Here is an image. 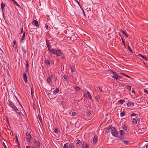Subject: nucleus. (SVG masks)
Wrapping results in <instances>:
<instances>
[{
	"label": "nucleus",
	"mask_w": 148,
	"mask_h": 148,
	"mask_svg": "<svg viewBox=\"0 0 148 148\" xmlns=\"http://www.w3.org/2000/svg\"><path fill=\"white\" fill-rule=\"evenodd\" d=\"M7 104L12 109L16 112H18V111H19L18 109L16 107L10 99L8 100Z\"/></svg>",
	"instance_id": "nucleus-1"
},
{
	"label": "nucleus",
	"mask_w": 148,
	"mask_h": 148,
	"mask_svg": "<svg viewBox=\"0 0 148 148\" xmlns=\"http://www.w3.org/2000/svg\"><path fill=\"white\" fill-rule=\"evenodd\" d=\"M110 132L112 135L114 137H117L118 136V132L115 127H112L111 128Z\"/></svg>",
	"instance_id": "nucleus-2"
},
{
	"label": "nucleus",
	"mask_w": 148,
	"mask_h": 148,
	"mask_svg": "<svg viewBox=\"0 0 148 148\" xmlns=\"http://www.w3.org/2000/svg\"><path fill=\"white\" fill-rule=\"evenodd\" d=\"M50 40H49L47 39L46 40V42L47 46L48 48V50H49V49H51V43L52 42V41Z\"/></svg>",
	"instance_id": "nucleus-3"
},
{
	"label": "nucleus",
	"mask_w": 148,
	"mask_h": 148,
	"mask_svg": "<svg viewBox=\"0 0 148 148\" xmlns=\"http://www.w3.org/2000/svg\"><path fill=\"white\" fill-rule=\"evenodd\" d=\"M27 136L26 139H27V142H30L31 141V136L30 133L28 132H27L26 134Z\"/></svg>",
	"instance_id": "nucleus-4"
},
{
	"label": "nucleus",
	"mask_w": 148,
	"mask_h": 148,
	"mask_svg": "<svg viewBox=\"0 0 148 148\" xmlns=\"http://www.w3.org/2000/svg\"><path fill=\"white\" fill-rule=\"evenodd\" d=\"M32 23L33 25H35L37 27L39 28V25L38 22L37 21L34 20Z\"/></svg>",
	"instance_id": "nucleus-5"
},
{
	"label": "nucleus",
	"mask_w": 148,
	"mask_h": 148,
	"mask_svg": "<svg viewBox=\"0 0 148 148\" xmlns=\"http://www.w3.org/2000/svg\"><path fill=\"white\" fill-rule=\"evenodd\" d=\"M34 144L38 148H40V143L37 140H35L34 141Z\"/></svg>",
	"instance_id": "nucleus-6"
},
{
	"label": "nucleus",
	"mask_w": 148,
	"mask_h": 148,
	"mask_svg": "<svg viewBox=\"0 0 148 148\" xmlns=\"http://www.w3.org/2000/svg\"><path fill=\"white\" fill-rule=\"evenodd\" d=\"M23 79L24 80L25 82V83H26L27 82V75L25 73H23Z\"/></svg>",
	"instance_id": "nucleus-7"
},
{
	"label": "nucleus",
	"mask_w": 148,
	"mask_h": 148,
	"mask_svg": "<svg viewBox=\"0 0 148 148\" xmlns=\"http://www.w3.org/2000/svg\"><path fill=\"white\" fill-rule=\"evenodd\" d=\"M98 137L96 135H95L93 139V142L94 143H95L97 142L98 140Z\"/></svg>",
	"instance_id": "nucleus-8"
},
{
	"label": "nucleus",
	"mask_w": 148,
	"mask_h": 148,
	"mask_svg": "<svg viewBox=\"0 0 148 148\" xmlns=\"http://www.w3.org/2000/svg\"><path fill=\"white\" fill-rule=\"evenodd\" d=\"M139 56H141L142 58H143L144 60H145L146 61H148V59L145 56H143V55H142L141 54H139Z\"/></svg>",
	"instance_id": "nucleus-9"
},
{
	"label": "nucleus",
	"mask_w": 148,
	"mask_h": 148,
	"mask_svg": "<svg viewBox=\"0 0 148 148\" xmlns=\"http://www.w3.org/2000/svg\"><path fill=\"white\" fill-rule=\"evenodd\" d=\"M55 54L58 56H59L60 55V50H57L56 51Z\"/></svg>",
	"instance_id": "nucleus-10"
},
{
	"label": "nucleus",
	"mask_w": 148,
	"mask_h": 148,
	"mask_svg": "<svg viewBox=\"0 0 148 148\" xmlns=\"http://www.w3.org/2000/svg\"><path fill=\"white\" fill-rule=\"evenodd\" d=\"M134 103L128 101L127 104L128 106L132 107L134 106Z\"/></svg>",
	"instance_id": "nucleus-11"
},
{
	"label": "nucleus",
	"mask_w": 148,
	"mask_h": 148,
	"mask_svg": "<svg viewBox=\"0 0 148 148\" xmlns=\"http://www.w3.org/2000/svg\"><path fill=\"white\" fill-rule=\"evenodd\" d=\"M59 91V90L58 88H57L53 91V94L56 95L58 93Z\"/></svg>",
	"instance_id": "nucleus-12"
},
{
	"label": "nucleus",
	"mask_w": 148,
	"mask_h": 148,
	"mask_svg": "<svg viewBox=\"0 0 148 148\" xmlns=\"http://www.w3.org/2000/svg\"><path fill=\"white\" fill-rule=\"evenodd\" d=\"M22 50L24 53H26L27 51L26 50V47L25 46H22Z\"/></svg>",
	"instance_id": "nucleus-13"
},
{
	"label": "nucleus",
	"mask_w": 148,
	"mask_h": 148,
	"mask_svg": "<svg viewBox=\"0 0 148 148\" xmlns=\"http://www.w3.org/2000/svg\"><path fill=\"white\" fill-rule=\"evenodd\" d=\"M58 20L62 24H63V22L65 21V20H64V19L63 18H61V17L59 18H58Z\"/></svg>",
	"instance_id": "nucleus-14"
},
{
	"label": "nucleus",
	"mask_w": 148,
	"mask_h": 148,
	"mask_svg": "<svg viewBox=\"0 0 148 148\" xmlns=\"http://www.w3.org/2000/svg\"><path fill=\"white\" fill-rule=\"evenodd\" d=\"M48 51L49 52L50 51L51 52V53H52L53 54H55L56 51L54 49H49V50H48Z\"/></svg>",
	"instance_id": "nucleus-15"
},
{
	"label": "nucleus",
	"mask_w": 148,
	"mask_h": 148,
	"mask_svg": "<svg viewBox=\"0 0 148 148\" xmlns=\"http://www.w3.org/2000/svg\"><path fill=\"white\" fill-rule=\"evenodd\" d=\"M74 36H75V35H73L71 37H68L67 38V39L68 40H73L74 39H73V38Z\"/></svg>",
	"instance_id": "nucleus-16"
},
{
	"label": "nucleus",
	"mask_w": 148,
	"mask_h": 148,
	"mask_svg": "<svg viewBox=\"0 0 148 148\" xmlns=\"http://www.w3.org/2000/svg\"><path fill=\"white\" fill-rule=\"evenodd\" d=\"M1 6L2 11H3V9L5 6V4L3 3H1Z\"/></svg>",
	"instance_id": "nucleus-17"
},
{
	"label": "nucleus",
	"mask_w": 148,
	"mask_h": 148,
	"mask_svg": "<svg viewBox=\"0 0 148 148\" xmlns=\"http://www.w3.org/2000/svg\"><path fill=\"white\" fill-rule=\"evenodd\" d=\"M25 32H24L23 33V36L21 39V41H22L24 40V38L25 37Z\"/></svg>",
	"instance_id": "nucleus-18"
},
{
	"label": "nucleus",
	"mask_w": 148,
	"mask_h": 148,
	"mask_svg": "<svg viewBox=\"0 0 148 148\" xmlns=\"http://www.w3.org/2000/svg\"><path fill=\"white\" fill-rule=\"evenodd\" d=\"M45 63L46 65L47 66H50V63L49 60H47L45 61Z\"/></svg>",
	"instance_id": "nucleus-19"
},
{
	"label": "nucleus",
	"mask_w": 148,
	"mask_h": 148,
	"mask_svg": "<svg viewBox=\"0 0 148 148\" xmlns=\"http://www.w3.org/2000/svg\"><path fill=\"white\" fill-rule=\"evenodd\" d=\"M132 123L136 125L137 123V120L134 119L132 120Z\"/></svg>",
	"instance_id": "nucleus-20"
},
{
	"label": "nucleus",
	"mask_w": 148,
	"mask_h": 148,
	"mask_svg": "<svg viewBox=\"0 0 148 148\" xmlns=\"http://www.w3.org/2000/svg\"><path fill=\"white\" fill-rule=\"evenodd\" d=\"M125 101L124 100H119L118 102L120 104H122Z\"/></svg>",
	"instance_id": "nucleus-21"
},
{
	"label": "nucleus",
	"mask_w": 148,
	"mask_h": 148,
	"mask_svg": "<svg viewBox=\"0 0 148 148\" xmlns=\"http://www.w3.org/2000/svg\"><path fill=\"white\" fill-rule=\"evenodd\" d=\"M123 130L125 131H126L127 130V127L126 125H123Z\"/></svg>",
	"instance_id": "nucleus-22"
},
{
	"label": "nucleus",
	"mask_w": 148,
	"mask_h": 148,
	"mask_svg": "<svg viewBox=\"0 0 148 148\" xmlns=\"http://www.w3.org/2000/svg\"><path fill=\"white\" fill-rule=\"evenodd\" d=\"M4 55V54L3 52L2 51V52L0 53V58L1 59L3 58V55Z\"/></svg>",
	"instance_id": "nucleus-23"
},
{
	"label": "nucleus",
	"mask_w": 148,
	"mask_h": 148,
	"mask_svg": "<svg viewBox=\"0 0 148 148\" xmlns=\"http://www.w3.org/2000/svg\"><path fill=\"white\" fill-rule=\"evenodd\" d=\"M122 141L123 143L125 145H127L129 143V141H128L123 140Z\"/></svg>",
	"instance_id": "nucleus-24"
},
{
	"label": "nucleus",
	"mask_w": 148,
	"mask_h": 148,
	"mask_svg": "<svg viewBox=\"0 0 148 148\" xmlns=\"http://www.w3.org/2000/svg\"><path fill=\"white\" fill-rule=\"evenodd\" d=\"M140 132L142 133H144L146 131V130L145 128H141L139 130Z\"/></svg>",
	"instance_id": "nucleus-25"
},
{
	"label": "nucleus",
	"mask_w": 148,
	"mask_h": 148,
	"mask_svg": "<svg viewBox=\"0 0 148 148\" xmlns=\"http://www.w3.org/2000/svg\"><path fill=\"white\" fill-rule=\"evenodd\" d=\"M108 71L110 72L111 73H112L114 75L116 74V73L113 70L110 69Z\"/></svg>",
	"instance_id": "nucleus-26"
},
{
	"label": "nucleus",
	"mask_w": 148,
	"mask_h": 148,
	"mask_svg": "<svg viewBox=\"0 0 148 148\" xmlns=\"http://www.w3.org/2000/svg\"><path fill=\"white\" fill-rule=\"evenodd\" d=\"M47 82L48 83H49L51 82V78L50 77H49L47 79Z\"/></svg>",
	"instance_id": "nucleus-27"
},
{
	"label": "nucleus",
	"mask_w": 148,
	"mask_h": 148,
	"mask_svg": "<svg viewBox=\"0 0 148 148\" xmlns=\"http://www.w3.org/2000/svg\"><path fill=\"white\" fill-rule=\"evenodd\" d=\"M68 148H74V146L72 144H70Z\"/></svg>",
	"instance_id": "nucleus-28"
},
{
	"label": "nucleus",
	"mask_w": 148,
	"mask_h": 148,
	"mask_svg": "<svg viewBox=\"0 0 148 148\" xmlns=\"http://www.w3.org/2000/svg\"><path fill=\"white\" fill-rule=\"evenodd\" d=\"M87 93L88 95L89 99H90L92 97H91V95L90 93L89 92L87 91Z\"/></svg>",
	"instance_id": "nucleus-29"
},
{
	"label": "nucleus",
	"mask_w": 148,
	"mask_h": 148,
	"mask_svg": "<svg viewBox=\"0 0 148 148\" xmlns=\"http://www.w3.org/2000/svg\"><path fill=\"white\" fill-rule=\"evenodd\" d=\"M38 117L39 119L40 122V123H42V118L41 117L40 115H38Z\"/></svg>",
	"instance_id": "nucleus-30"
},
{
	"label": "nucleus",
	"mask_w": 148,
	"mask_h": 148,
	"mask_svg": "<svg viewBox=\"0 0 148 148\" xmlns=\"http://www.w3.org/2000/svg\"><path fill=\"white\" fill-rule=\"evenodd\" d=\"M68 143H66L64 144L63 146V148H68Z\"/></svg>",
	"instance_id": "nucleus-31"
},
{
	"label": "nucleus",
	"mask_w": 148,
	"mask_h": 148,
	"mask_svg": "<svg viewBox=\"0 0 148 148\" xmlns=\"http://www.w3.org/2000/svg\"><path fill=\"white\" fill-rule=\"evenodd\" d=\"M125 112L124 111H123L120 114V115L121 116H125Z\"/></svg>",
	"instance_id": "nucleus-32"
},
{
	"label": "nucleus",
	"mask_w": 148,
	"mask_h": 148,
	"mask_svg": "<svg viewBox=\"0 0 148 148\" xmlns=\"http://www.w3.org/2000/svg\"><path fill=\"white\" fill-rule=\"evenodd\" d=\"M120 134L121 135H123L125 134V132L123 130H121L119 131Z\"/></svg>",
	"instance_id": "nucleus-33"
},
{
	"label": "nucleus",
	"mask_w": 148,
	"mask_h": 148,
	"mask_svg": "<svg viewBox=\"0 0 148 148\" xmlns=\"http://www.w3.org/2000/svg\"><path fill=\"white\" fill-rule=\"evenodd\" d=\"M81 143V141L79 140H78L77 141V143L76 144L77 145H79Z\"/></svg>",
	"instance_id": "nucleus-34"
},
{
	"label": "nucleus",
	"mask_w": 148,
	"mask_h": 148,
	"mask_svg": "<svg viewBox=\"0 0 148 148\" xmlns=\"http://www.w3.org/2000/svg\"><path fill=\"white\" fill-rule=\"evenodd\" d=\"M26 69H27L29 66V64H28V61L27 60H26Z\"/></svg>",
	"instance_id": "nucleus-35"
},
{
	"label": "nucleus",
	"mask_w": 148,
	"mask_h": 148,
	"mask_svg": "<svg viewBox=\"0 0 148 148\" xmlns=\"http://www.w3.org/2000/svg\"><path fill=\"white\" fill-rule=\"evenodd\" d=\"M71 71L72 72H75V70H74L73 67L71 66Z\"/></svg>",
	"instance_id": "nucleus-36"
},
{
	"label": "nucleus",
	"mask_w": 148,
	"mask_h": 148,
	"mask_svg": "<svg viewBox=\"0 0 148 148\" xmlns=\"http://www.w3.org/2000/svg\"><path fill=\"white\" fill-rule=\"evenodd\" d=\"M122 74L123 75H124V76H125L126 77L132 79V78H131L130 76H129V75H126L124 73H122Z\"/></svg>",
	"instance_id": "nucleus-37"
},
{
	"label": "nucleus",
	"mask_w": 148,
	"mask_h": 148,
	"mask_svg": "<svg viewBox=\"0 0 148 148\" xmlns=\"http://www.w3.org/2000/svg\"><path fill=\"white\" fill-rule=\"evenodd\" d=\"M137 114L135 113H133L130 115L131 117L132 116H135Z\"/></svg>",
	"instance_id": "nucleus-38"
},
{
	"label": "nucleus",
	"mask_w": 148,
	"mask_h": 148,
	"mask_svg": "<svg viewBox=\"0 0 148 148\" xmlns=\"http://www.w3.org/2000/svg\"><path fill=\"white\" fill-rule=\"evenodd\" d=\"M122 32L123 34L125 35L126 38H127L128 37V36L124 31H122Z\"/></svg>",
	"instance_id": "nucleus-39"
},
{
	"label": "nucleus",
	"mask_w": 148,
	"mask_h": 148,
	"mask_svg": "<svg viewBox=\"0 0 148 148\" xmlns=\"http://www.w3.org/2000/svg\"><path fill=\"white\" fill-rule=\"evenodd\" d=\"M75 89L77 91H79L80 89V88L77 86H76Z\"/></svg>",
	"instance_id": "nucleus-40"
},
{
	"label": "nucleus",
	"mask_w": 148,
	"mask_h": 148,
	"mask_svg": "<svg viewBox=\"0 0 148 148\" xmlns=\"http://www.w3.org/2000/svg\"><path fill=\"white\" fill-rule=\"evenodd\" d=\"M131 88V86H127L126 88L129 90H130Z\"/></svg>",
	"instance_id": "nucleus-41"
},
{
	"label": "nucleus",
	"mask_w": 148,
	"mask_h": 148,
	"mask_svg": "<svg viewBox=\"0 0 148 148\" xmlns=\"http://www.w3.org/2000/svg\"><path fill=\"white\" fill-rule=\"evenodd\" d=\"M112 125L111 126H109L108 127H107V128H106L107 130H109L110 129H111V128H112L111 127H112Z\"/></svg>",
	"instance_id": "nucleus-42"
},
{
	"label": "nucleus",
	"mask_w": 148,
	"mask_h": 148,
	"mask_svg": "<svg viewBox=\"0 0 148 148\" xmlns=\"http://www.w3.org/2000/svg\"><path fill=\"white\" fill-rule=\"evenodd\" d=\"M76 112H72L71 116H74L75 115Z\"/></svg>",
	"instance_id": "nucleus-43"
},
{
	"label": "nucleus",
	"mask_w": 148,
	"mask_h": 148,
	"mask_svg": "<svg viewBox=\"0 0 148 148\" xmlns=\"http://www.w3.org/2000/svg\"><path fill=\"white\" fill-rule=\"evenodd\" d=\"M85 145H85V143H83V144L82 145V148H85Z\"/></svg>",
	"instance_id": "nucleus-44"
},
{
	"label": "nucleus",
	"mask_w": 148,
	"mask_h": 148,
	"mask_svg": "<svg viewBox=\"0 0 148 148\" xmlns=\"http://www.w3.org/2000/svg\"><path fill=\"white\" fill-rule=\"evenodd\" d=\"M24 32H23V27H21V33H20V34H22Z\"/></svg>",
	"instance_id": "nucleus-45"
},
{
	"label": "nucleus",
	"mask_w": 148,
	"mask_h": 148,
	"mask_svg": "<svg viewBox=\"0 0 148 148\" xmlns=\"http://www.w3.org/2000/svg\"><path fill=\"white\" fill-rule=\"evenodd\" d=\"M144 92L146 94H148V90L146 89H144Z\"/></svg>",
	"instance_id": "nucleus-46"
},
{
	"label": "nucleus",
	"mask_w": 148,
	"mask_h": 148,
	"mask_svg": "<svg viewBox=\"0 0 148 148\" xmlns=\"http://www.w3.org/2000/svg\"><path fill=\"white\" fill-rule=\"evenodd\" d=\"M113 78H115L116 80H119V79L117 77H116L115 76H113L112 77Z\"/></svg>",
	"instance_id": "nucleus-47"
},
{
	"label": "nucleus",
	"mask_w": 148,
	"mask_h": 148,
	"mask_svg": "<svg viewBox=\"0 0 148 148\" xmlns=\"http://www.w3.org/2000/svg\"><path fill=\"white\" fill-rule=\"evenodd\" d=\"M95 99L96 100H98L99 99L100 97L99 96L97 95L95 97Z\"/></svg>",
	"instance_id": "nucleus-48"
},
{
	"label": "nucleus",
	"mask_w": 148,
	"mask_h": 148,
	"mask_svg": "<svg viewBox=\"0 0 148 148\" xmlns=\"http://www.w3.org/2000/svg\"><path fill=\"white\" fill-rule=\"evenodd\" d=\"M105 134L109 132V130L105 128Z\"/></svg>",
	"instance_id": "nucleus-49"
},
{
	"label": "nucleus",
	"mask_w": 148,
	"mask_h": 148,
	"mask_svg": "<svg viewBox=\"0 0 148 148\" xmlns=\"http://www.w3.org/2000/svg\"><path fill=\"white\" fill-rule=\"evenodd\" d=\"M63 78L65 80H66L68 79L66 75H64L63 76Z\"/></svg>",
	"instance_id": "nucleus-50"
},
{
	"label": "nucleus",
	"mask_w": 148,
	"mask_h": 148,
	"mask_svg": "<svg viewBox=\"0 0 148 148\" xmlns=\"http://www.w3.org/2000/svg\"><path fill=\"white\" fill-rule=\"evenodd\" d=\"M58 132V130L57 128H55L54 130V133H57Z\"/></svg>",
	"instance_id": "nucleus-51"
},
{
	"label": "nucleus",
	"mask_w": 148,
	"mask_h": 148,
	"mask_svg": "<svg viewBox=\"0 0 148 148\" xmlns=\"http://www.w3.org/2000/svg\"><path fill=\"white\" fill-rule=\"evenodd\" d=\"M101 25H99L98 28L99 29H102V28H103V26H101Z\"/></svg>",
	"instance_id": "nucleus-52"
},
{
	"label": "nucleus",
	"mask_w": 148,
	"mask_h": 148,
	"mask_svg": "<svg viewBox=\"0 0 148 148\" xmlns=\"http://www.w3.org/2000/svg\"><path fill=\"white\" fill-rule=\"evenodd\" d=\"M16 113H17V112ZM17 113H18L19 116L21 117V115H23L21 111H20V112H19V111H18V112H17Z\"/></svg>",
	"instance_id": "nucleus-53"
},
{
	"label": "nucleus",
	"mask_w": 148,
	"mask_h": 148,
	"mask_svg": "<svg viewBox=\"0 0 148 148\" xmlns=\"http://www.w3.org/2000/svg\"><path fill=\"white\" fill-rule=\"evenodd\" d=\"M128 50L130 51V52H132V51L131 49V47H130L129 46H128Z\"/></svg>",
	"instance_id": "nucleus-54"
},
{
	"label": "nucleus",
	"mask_w": 148,
	"mask_h": 148,
	"mask_svg": "<svg viewBox=\"0 0 148 148\" xmlns=\"http://www.w3.org/2000/svg\"><path fill=\"white\" fill-rule=\"evenodd\" d=\"M85 147V148H89V145H88V144H86Z\"/></svg>",
	"instance_id": "nucleus-55"
},
{
	"label": "nucleus",
	"mask_w": 148,
	"mask_h": 148,
	"mask_svg": "<svg viewBox=\"0 0 148 148\" xmlns=\"http://www.w3.org/2000/svg\"><path fill=\"white\" fill-rule=\"evenodd\" d=\"M55 75L53 74H51V76L50 77H51V78L52 79H53L54 78V76Z\"/></svg>",
	"instance_id": "nucleus-56"
},
{
	"label": "nucleus",
	"mask_w": 148,
	"mask_h": 148,
	"mask_svg": "<svg viewBox=\"0 0 148 148\" xmlns=\"http://www.w3.org/2000/svg\"><path fill=\"white\" fill-rule=\"evenodd\" d=\"M45 27L47 29H48V25H47V24H45Z\"/></svg>",
	"instance_id": "nucleus-57"
},
{
	"label": "nucleus",
	"mask_w": 148,
	"mask_h": 148,
	"mask_svg": "<svg viewBox=\"0 0 148 148\" xmlns=\"http://www.w3.org/2000/svg\"><path fill=\"white\" fill-rule=\"evenodd\" d=\"M63 24H63V26L64 27H66V26L67 25H66V23L64 22H63Z\"/></svg>",
	"instance_id": "nucleus-58"
},
{
	"label": "nucleus",
	"mask_w": 148,
	"mask_h": 148,
	"mask_svg": "<svg viewBox=\"0 0 148 148\" xmlns=\"http://www.w3.org/2000/svg\"><path fill=\"white\" fill-rule=\"evenodd\" d=\"M12 46L14 48H15L16 49H17L16 45H13Z\"/></svg>",
	"instance_id": "nucleus-59"
},
{
	"label": "nucleus",
	"mask_w": 148,
	"mask_h": 148,
	"mask_svg": "<svg viewBox=\"0 0 148 148\" xmlns=\"http://www.w3.org/2000/svg\"><path fill=\"white\" fill-rule=\"evenodd\" d=\"M122 42L123 44H124L125 41L123 38L121 37Z\"/></svg>",
	"instance_id": "nucleus-60"
},
{
	"label": "nucleus",
	"mask_w": 148,
	"mask_h": 148,
	"mask_svg": "<svg viewBox=\"0 0 148 148\" xmlns=\"http://www.w3.org/2000/svg\"><path fill=\"white\" fill-rule=\"evenodd\" d=\"M2 14H3V18L4 19H5V16L4 14L3 11H2Z\"/></svg>",
	"instance_id": "nucleus-61"
},
{
	"label": "nucleus",
	"mask_w": 148,
	"mask_h": 148,
	"mask_svg": "<svg viewBox=\"0 0 148 148\" xmlns=\"http://www.w3.org/2000/svg\"><path fill=\"white\" fill-rule=\"evenodd\" d=\"M6 122H7V123L9 125V124H10V122H9V121L8 120V119H6Z\"/></svg>",
	"instance_id": "nucleus-62"
},
{
	"label": "nucleus",
	"mask_w": 148,
	"mask_h": 148,
	"mask_svg": "<svg viewBox=\"0 0 148 148\" xmlns=\"http://www.w3.org/2000/svg\"><path fill=\"white\" fill-rule=\"evenodd\" d=\"M99 90L101 92H103L102 89L100 87H99Z\"/></svg>",
	"instance_id": "nucleus-63"
},
{
	"label": "nucleus",
	"mask_w": 148,
	"mask_h": 148,
	"mask_svg": "<svg viewBox=\"0 0 148 148\" xmlns=\"http://www.w3.org/2000/svg\"><path fill=\"white\" fill-rule=\"evenodd\" d=\"M87 114H88L89 115H90V114H91V112H90V111H88L87 112Z\"/></svg>",
	"instance_id": "nucleus-64"
}]
</instances>
